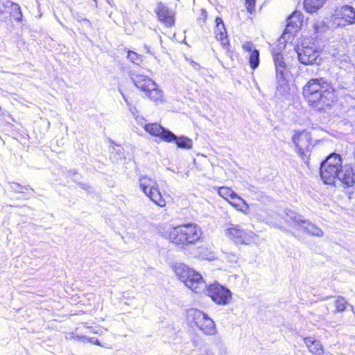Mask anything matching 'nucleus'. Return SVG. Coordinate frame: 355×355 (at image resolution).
Instances as JSON below:
<instances>
[{
  "instance_id": "nucleus-1",
  "label": "nucleus",
  "mask_w": 355,
  "mask_h": 355,
  "mask_svg": "<svg viewBox=\"0 0 355 355\" xmlns=\"http://www.w3.org/2000/svg\"><path fill=\"white\" fill-rule=\"evenodd\" d=\"M320 176L327 184H332L338 179L343 185L351 187L355 184V166H342L340 155L331 153L321 163Z\"/></svg>"
},
{
  "instance_id": "nucleus-2",
  "label": "nucleus",
  "mask_w": 355,
  "mask_h": 355,
  "mask_svg": "<svg viewBox=\"0 0 355 355\" xmlns=\"http://www.w3.org/2000/svg\"><path fill=\"white\" fill-rule=\"evenodd\" d=\"M302 94L309 105L318 110L330 107L336 98L334 88L322 78L309 80L302 89Z\"/></svg>"
},
{
  "instance_id": "nucleus-3",
  "label": "nucleus",
  "mask_w": 355,
  "mask_h": 355,
  "mask_svg": "<svg viewBox=\"0 0 355 355\" xmlns=\"http://www.w3.org/2000/svg\"><path fill=\"white\" fill-rule=\"evenodd\" d=\"M173 269L185 286L194 293L201 294L205 291V281L202 275L193 268L183 263H176L173 266Z\"/></svg>"
},
{
  "instance_id": "nucleus-4",
  "label": "nucleus",
  "mask_w": 355,
  "mask_h": 355,
  "mask_svg": "<svg viewBox=\"0 0 355 355\" xmlns=\"http://www.w3.org/2000/svg\"><path fill=\"white\" fill-rule=\"evenodd\" d=\"M225 234L238 244L250 245L258 239V235L254 232L243 229L239 225L230 224L225 229Z\"/></svg>"
},
{
  "instance_id": "nucleus-5",
  "label": "nucleus",
  "mask_w": 355,
  "mask_h": 355,
  "mask_svg": "<svg viewBox=\"0 0 355 355\" xmlns=\"http://www.w3.org/2000/svg\"><path fill=\"white\" fill-rule=\"evenodd\" d=\"M139 184L144 193L154 203L162 207L166 205L165 200L163 198L155 179L148 175H141L139 178Z\"/></svg>"
},
{
  "instance_id": "nucleus-6",
  "label": "nucleus",
  "mask_w": 355,
  "mask_h": 355,
  "mask_svg": "<svg viewBox=\"0 0 355 355\" xmlns=\"http://www.w3.org/2000/svg\"><path fill=\"white\" fill-rule=\"evenodd\" d=\"M189 319L205 334L214 335L216 332L214 322L205 313L198 309H190L188 311Z\"/></svg>"
},
{
  "instance_id": "nucleus-7",
  "label": "nucleus",
  "mask_w": 355,
  "mask_h": 355,
  "mask_svg": "<svg viewBox=\"0 0 355 355\" xmlns=\"http://www.w3.org/2000/svg\"><path fill=\"white\" fill-rule=\"evenodd\" d=\"M331 19L338 27L355 24V8L348 5L338 7L332 14Z\"/></svg>"
},
{
  "instance_id": "nucleus-8",
  "label": "nucleus",
  "mask_w": 355,
  "mask_h": 355,
  "mask_svg": "<svg viewBox=\"0 0 355 355\" xmlns=\"http://www.w3.org/2000/svg\"><path fill=\"white\" fill-rule=\"evenodd\" d=\"M203 293L219 304H227L232 299L230 291L218 283L210 284L209 287L206 286L205 291Z\"/></svg>"
},
{
  "instance_id": "nucleus-9",
  "label": "nucleus",
  "mask_w": 355,
  "mask_h": 355,
  "mask_svg": "<svg viewBox=\"0 0 355 355\" xmlns=\"http://www.w3.org/2000/svg\"><path fill=\"white\" fill-rule=\"evenodd\" d=\"M292 141L295 146L297 153L302 156L308 151L311 146V136L306 130L295 131L292 137Z\"/></svg>"
},
{
  "instance_id": "nucleus-10",
  "label": "nucleus",
  "mask_w": 355,
  "mask_h": 355,
  "mask_svg": "<svg viewBox=\"0 0 355 355\" xmlns=\"http://www.w3.org/2000/svg\"><path fill=\"white\" fill-rule=\"evenodd\" d=\"M297 55L299 61L304 64H313L316 63L317 59L319 56L318 51L313 46H302L298 48Z\"/></svg>"
},
{
  "instance_id": "nucleus-11",
  "label": "nucleus",
  "mask_w": 355,
  "mask_h": 355,
  "mask_svg": "<svg viewBox=\"0 0 355 355\" xmlns=\"http://www.w3.org/2000/svg\"><path fill=\"white\" fill-rule=\"evenodd\" d=\"M144 129L151 135L159 137L167 142H171V140L174 138V134L172 132L164 129L157 123L145 124Z\"/></svg>"
},
{
  "instance_id": "nucleus-12",
  "label": "nucleus",
  "mask_w": 355,
  "mask_h": 355,
  "mask_svg": "<svg viewBox=\"0 0 355 355\" xmlns=\"http://www.w3.org/2000/svg\"><path fill=\"white\" fill-rule=\"evenodd\" d=\"M158 19L167 26H172L175 23V13L162 3H159L155 10Z\"/></svg>"
},
{
  "instance_id": "nucleus-13",
  "label": "nucleus",
  "mask_w": 355,
  "mask_h": 355,
  "mask_svg": "<svg viewBox=\"0 0 355 355\" xmlns=\"http://www.w3.org/2000/svg\"><path fill=\"white\" fill-rule=\"evenodd\" d=\"M187 243H193L198 241L202 235L200 228L194 224H188L182 226Z\"/></svg>"
},
{
  "instance_id": "nucleus-14",
  "label": "nucleus",
  "mask_w": 355,
  "mask_h": 355,
  "mask_svg": "<svg viewBox=\"0 0 355 355\" xmlns=\"http://www.w3.org/2000/svg\"><path fill=\"white\" fill-rule=\"evenodd\" d=\"M303 22V15L300 12H294L287 19L286 31L296 32L297 31Z\"/></svg>"
},
{
  "instance_id": "nucleus-15",
  "label": "nucleus",
  "mask_w": 355,
  "mask_h": 355,
  "mask_svg": "<svg viewBox=\"0 0 355 355\" xmlns=\"http://www.w3.org/2000/svg\"><path fill=\"white\" fill-rule=\"evenodd\" d=\"M216 38L221 42V44L224 48L227 49L229 46V42L227 40V31L221 18L217 17L216 19Z\"/></svg>"
},
{
  "instance_id": "nucleus-16",
  "label": "nucleus",
  "mask_w": 355,
  "mask_h": 355,
  "mask_svg": "<svg viewBox=\"0 0 355 355\" xmlns=\"http://www.w3.org/2000/svg\"><path fill=\"white\" fill-rule=\"evenodd\" d=\"M132 80L135 86L145 92V94L150 89V88L155 87V82L143 75H135L132 78Z\"/></svg>"
},
{
  "instance_id": "nucleus-17",
  "label": "nucleus",
  "mask_w": 355,
  "mask_h": 355,
  "mask_svg": "<svg viewBox=\"0 0 355 355\" xmlns=\"http://www.w3.org/2000/svg\"><path fill=\"white\" fill-rule=\"evenodd\" d=\"M169 240L176 245H187L182 226L174 227L168 234Z\"/></svg>"
},
{
  "instance_id": "nucleus-18",
  "label": "nucleus",
  "mask_w": 355,
  "mask_h": 355,
  "mask_svg": "<svg viewBox=\"0 0 355 355\" xmlns=\"http://www.w3.org/2000/svg\"><path fill=\"white\" fill-rule=\"evenodd\" d=\"M304 343L311 353L315 355H322L324 353V349L321 343L311 337L304 338Z\"/></svg>"
},
{
  "instance_id": "nucleus-19",
  "label": "nucleus",
  "mask_w": 355,
  "mask_h": 355,
  "mask_svg": "<svg viewBox=\"0 0 355 355\" xmlns=\"http://www.w3.org/2000/svg\"><path fill=\"white\" fill-rule=\"evenodd\" d=\"M236 210L247 214L249 211V205L248 203L236 193L228 202Z\"/></svg>"
},
{
  "instance_id": "nucleus-20",
  "label": "nucleus",
  "mask_w": 355,
  "mask_h": 355,
  "mask_svg": "<svg viewBox=\"0 0 355 355\" xmlns=\"http://www.w3.org/2000/svg\"><path fill=\"white\" fill-rule=\"evenodd\" d=\"M294 221L297 223H302L303 225H305L302 226L303 230L311 235L321 237L324 234L323 231L320 228L310 223L296 218L294 219Z\"/></svg>"
},
{
  "instance_id": "nucleus-21",
  "label": "nucleus",
  "mask_w": 355,
  "mask_h": 355,
  "mask_svg": "<svg viewBox=\"0 0 355 355\" xmlns=\"http://www.w3.org/2000/svg\"><path fill=\"white\" fill-rule=\"evenodd\" d=\"M175 141L178 148L190 150L193 147V141L191 139L185 136L177 137L174 134V138L171 140V142Z\"/></svg>"
},
{
  "instance_id": "nucleus-22",
  "label": "nucleus",
  "mask_w": 355,
  "mask_h": 355,
  "mask_svg": "<svg viewBox=\"0 0 355 355\" xmlns=\"http://www.w3.org/2000/svg\"><path fill=\"white\" fill-rule=\"evenodd\" d=\"M326 1L327 0H304V7L308 12L313 13L322 8Z\"/></svg>"
},
{
  "instance_id": "nucleus-23",
  "label": "nucleus",
  "mask_w": 355,
  "mask_h": 355,
  "mask_svg": "<svg viewBox=\"0 0 355 355\" xmlns=\"http://www.w3.org/2000/svg\"><path fill=\"white\" fill-rule=\"evenodd\" d=\"M146 95L152 101L159 103L162 102L164 95L162 92L157 88V85L155 83L154 87H150V89L146 93Z\"/></svg>"
},
{
  "instance_id": "nucleus-24",
  "label": "nucleus",
  "mask_w": 355,
  "mask_h": 355,
  "mask_svg": "<svg viewBox=\"0 0 355 355\" xmlns=\"http://www.w3.org/2000/svg\"><path fill=\"white\" fill-rule=\"evenodd\" d=\"M274 62L278 76H283V72L286 69V64L284 61L283 55L280 53L276 54L274 57Z\"/></svg>"
},
{
  "instance_id": "nucleus-25",
  "label": "nucleus",
  "mask_w": 355,
  "mask_h": 355,
  "mask_svg": "<svg viewBox=\"0 0 355 355\" xmlns=\"http://www.w3.org/2000/svg\"><path fill=\"white\" fill-rule=\"evenodd\" d=\"M8 12L15 21H20L21 20L22 12L19 4L12 2V7H10Z\"/></svg>"
},
{
  "instance_id": "nucleus-26",
  "label": "nucleus",
  "mask_w": 355,
  "mask_h": 355,
  "mask_svg": "<svg viewBox=\"0 0 355 355\" xmlns=\"http://www.w3.org/2000/svg\"><path fill=\"white\" fill-rule=\"evenodd\" d=\"M218 193L220 196L229 202L233 195H234L235 192L230 187H221L218 188Z\"/></svg>"
},
{
  "instance_id": "nucleus-27",
  "label": "nucleus",
  "mask_w": 355,
  "mask_h": 355,
  "mask_svg": "<svg viewBox=\"0 0 355 355\" xmlns=\"http://www.w3.org/2000/svg\"><path fill=\"white\" fill-rule=\"evenodd\" d=\"M334 304L336 306V312H343L348 305V303L343 297L338 296L335 300Z\"/></svg>"
},
{
  "instance_id": "nucleus-28",
  "label": "nucleus",
  "mask_w": 355,
  "mask_h": 355,
  "mask_svg": "<svg viewBox=\"0 0 355 355\" xmlns=\"http://www.w3.org/2000/svg\"><path fill=\"white\" fill-rule=\"evenodd\" d=\"M312 28L314 30V33H320L327 29L325 23L322 20H315L312 23Z\"/></svg>"
},
{
  "instance_id": "nucleus-29",
  "label": "nucleus",
  "mask_w": 355,
  "mask_h": 355,
  "mask_svg": "<svg viewBox=\"0 0 355 355\" xmlns=\"http://www.w3.org/2000/svg\"><path fill=\"white\" fill-rule=\"evenodd\" d=\"M250 64L252 69L258 67L259 63V53L258 50H254L250 55Z\"/></svg>"
},
{
  "instance_id": "nucleus-30",
  "label": "nucleus",
  "mask_w": 355,
  "mask_h": 355,
  "mask_svg": "<svg viewBox=\"0 0 355 355\" xmlns=\"http://www.w3.org/2000/svg\"><path fill=\"white\" fill-rule=\"evenodd\" d=\"M12 2L10 0H0V14L8 12L10 7H12Z\"/></svg>"
},
{
  "instance_id": "nucleus-31",
  "label": "nucleus",
  "mask_w": 355,
  "mask_h": 355,
  "mask_svg": "<svg viewBox=\"0 0 355 355\" xmlns=\"http://www.w3.org/2000/svg\"><path fill=\"white\" fill-rule=\"evenodd\" d=\"M128 58L131 62L136 64H139L142 61L141 56L134 51H129Z\"/></svg>"
},
{
  "instance_id": "nucleus-32",
  "label": "nucleus",
  "mask_w": 355,
  "mask_h": 355,
  "mask_svg": "<svg viewBox=\"0 0 355 355\" xmlns=\"http://www.w3.org/2000/svg\"><path fill=\"white\" fill-rule=\"evenodd\" d=\"M243 49L249 52L250 53L252 52V51L255 50L254 49V44L251 42H245L242 45Z\"/></svg>"
},
{
  "instance_id": "nucleus-33",
  "label": "nucleus",
  "mask_w": 355,
  "mask_h": 355,
  "mask_svg": "<svg viewBox=\"0 0 355 355\" xmlns=\"http://www.w3.org/2000/svg\"><path fill=\"white\" fill-rule=\"evenodd\" d=\"M255 0H245V5L248 12H252L255 6Z\"/></svg>"
},
{
  "instance_id": "nucleus-34",
  "label": "nucleus",
  "mask_w": 355,
  "mask_h": 355,
  "mask_svg": "<svg viewBox=\"0 0 355 355\" xmlns=\"http://www.w3.org/2000/svg\"><path fill=\"white\" fill-rule=\"evenodd\" d=\"M125 101L127 103L128 105L129 106V110L132 113V114L134 116L137 114L138 111L137 110L136 107L135 106L132 105L130 103H129L127 99H125Z\"/></svg>"
},
{
  "instance_id": "nucleus-35",
  "label": "nucleus",
  "mask_w": 355,
  "mask_h": 355,
  "mask_svg": "<svg viewBox=\"0 0 355 355\" xmlns=\"http://www.w3.org/2000/svg\"><path fill=\"white\" fill-rule=\"evenodd\" d=\"M135 118L136 121H137L138 123L143 125H144V121L145 120L144 118L142 116H140L138 114L135 115Z\"/></svg>"
},
{
  "instance_id": "nucleus-36",
  "label": "nucleus",
  "mask_w": 355,
  "mask_h": 355,
  "mask_svg": "<svg viewBox=\"0 0 355 355\" xmlns=\"http://www.w3.org/2000/svg\"><path fill=\"white\" fill-rule=\"evenodd\" d=\"M229 256H230V261H232V262H235L236 261V260L237 259V257H236V254H229Z\"/></svg>"
},
{
  "instance_id": "nucleus-37",
  "label": "nucleus",
  "mask_w": 355,
  "mask_h": 355,
  "mask_svg": "<svg viewBox=\"0 0 355 355\" xmlns=\"http://www.w3.org/2000/svg\"><path fill=\"white\" fill-rule=\"evenodd\" d=\"M89 342H91L92 343H94L97 345H101L99 340L96 338H90Z\"/></svg>"
},
{
  "instance_id": "nucleus-38",
  "label": "nucleus",
  "mask_w": 355,
  "mask_h": 355,
  "mask_svg": "<svg viewBox=\"0 0 355 355\" xmlns=\"http://www.w3.org/2000/svg\"><path fill=\"white\" fill-rule=\"evenodd\" d=\"M12 188L15 189L16 191H18V189H21V186L17 183H12Z\"/></svg>"
},
{
  "instance_id": "nucleus-39",
  "label": "nucleus",
  "mask_w": 355,
  "mask_h": 355,
  "mask_svg": "<svg viewBox=\"0 0 355 355\" xmlns=\"http://www.w3.org/2000/svg\"><path fill=\"white\" fill-rule=\"evenodd\" d=\"M202 15L203 16V20L205 21L206 17H207V12L205 10H202Z\"/></svg>"
}]
</instances>
